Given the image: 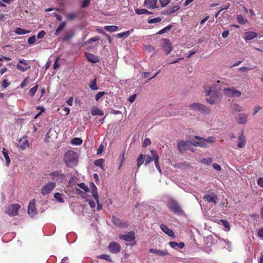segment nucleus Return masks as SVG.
<instances>
[{
    "instance_id": "1",
    "label": "nucleus",
    "mask_w": 263,
    "mask_h": 263,
    "mask_svg": "<svg viewBox=\"0 0 263 263\" xmlns=\"http://www.w3.org/2000/svg\"><path fill=\"white\" fill-rule=\"evenodd\" d=\"M205 92L206 96V101L210 104H218L220 101V93L219 90L215 86L205 88Z\"/></svg>"
},
{
    "instance_id": "2",
    "label": "nucleus",
    "mask_w": 263,
    "mask_h": 263,
    "mask_svg": "<svg viewBox=\"0 0 263 263\" xmlns=\"http://www.w3.org/2000/svg\"><path fill=\"white\" fill-rule=\"evenodd\" d=\"M63 159L67 167H72L77 165L79 158L77 154L75 152L69 150L64 154Z\"/></svg>"
},
{
    "instance_id": "3",
    "label": "nucleus",
    "mask_w": 263,
    "mask_h": 263,
    "mask_svg": "<svg viewBox=\"0 0 263 263\" xmlns=\"http://www.w3.org/2000/svg\"><path fill=\"white\" fill-rule=\"evenodd\" d=\"M189 107L191 110L194 111H200L205 114H210L211 112V109L199 103L191 104L189 105Z\"/></svg>"
},
{
    "instance_id": "4",
    "label": "nucleus",
    "mask_w": 263,
    "mask_h": 263,
    "mask_svg": "<svg viewBox=\"0 0 263 263\" xmlns=\"http://www.w3.org/2000/svg\"><path fill=\"white\" fill-rule=\"evenodd\" d=\"M167 205L174 213L180 214L182 213V210L178 203L175 200L171 199L167 203Z\"/></svg>"
},
{
    "instance_id": "5",
    "label": "nucleus",
    "mask_w": 263,
    "mask_h": 263,
    "mask_svg": "<svg viewBox=\"0 0 263 263\" xmlns=\"http://www.w3.org/2000/svg\"><path fill=\"white\" fill-rule=\"evenodd\" d=\"M222 92L225 96L230 98L239 97L241 94L240 91L235 89L234 87L224 88Z\"/></svg>"
},
{
    "instance_id": "6",
    "label": "nucleus",
    "mask_w": 263,
    "mask_h": 263,
    "mask_svg": "<svg viewBox=\"0 0 263 263\" xmlns=\"http://www.w3.org/2000/svg\"><path fill=\"white\" fill-rule=\"evenodd\" d=\"M56 186L55 182H50L45 184L41 190V194L43 195H46L49 194Z\"/></svg>"
},
{
    "instance_id": "7",
    "label": "nucleus",
    "mask_w": 263,
    "mask_h": 263,
    "mask_svg": "<svg viewBox=\"0 0 263 263\" xmlns=\"http://www.w3.org/2000/svg\"><path fill=\"white\" fill-rule=\"evenodd\" d=\"M178 149L179 152L181 153L184 151L189 150L190 144H191V141H183L179 140L177 142Z\"/></svg>"
},
{
    "instance_id": "8",
    "label": "nucleus",
    "mask_w": 263,
    "mask_h": 263,
    "mask_svg": "<svg viewBox=\"0 0 263 263\" xmlns=\"http://www.w3.org/2000/svg\"><path fill=\"white\" fill-rule=\"evenodd\" d=\"M195 138L197 140L194 139L191 140V144L195 146H200L204 148L208 147L204 138L199 136H195Z\"/></svg>"
},
{
    "instance_id": "9",
    "label": "nucleus",
    "mask_w": 263,
    "mask_h": 263,
    "mask_svg": "<svg viewBox=\"0 0 263 263\" xmlns=\"http://www.w3.org/2000/svg\"><path fill=\"white\" fill-rule=\"evenodd\" d=\"M51 179L58 182H62L65 176L61 171H54L50 174Z\"/></svg>"
},
{
    "instance_id": "10",
    "label": "nucleus",
    "mask_w": 263,
    "mask_h": 263,
    "mask_svg": "<svg viewBox=\"0 0 263 263\" xmlns=\"http://www.w3.org/2000/svg\"><path fill=\"white\" fill-rule=\"evenodd\" d=\"M204 199L210 203L216 204L217 203L218 198L217 195L213 192L208 191L204 196Z\"/></svg>"
},
{
    "instance_id": "11",
    "label": "nucleus",
    "mask_w": 263,
    "mask_h": 263,
    "mask_svg": "<svg viewBox=\"0 0 263 263\" xmlns=\"http://www.w3.org/2000/svg\"><path fill=\"white\" fill-rule=\"evenodd\" d=\"M30 68V64L27 61L24 59H20L17 63V69L22 71H26Z\"/></svg>"
},
{
    "instance_id": "12",
    "label": "nucleus",
    "mask_w": 263,
    "mask_h": 263,
    "mask_svg": "<svg viewBox=\"0 0 263 263\" xmlns=\"http://www.w3.org/2000/svg\"><path fill=\"white\" fill-rule=\"evenodd\" d=\"M28 213L31 217H34L37 214L34 200L30 201L28 206Z\"/></svg>"
},
{
    "instance_id": "13",
    "label": "nucleus",
    "mask_w": 263,
    "mask_h": 263,
    "mask_svg": "<svg viewBox=\"0 0 263 263\" xmlns=\"http://www.w3.org/2000/svg\"><path fill=\"white\" fill-rule=\"evenodd\" d=\"M108 248L109 252L114 254H117L121 250L120 245L116 242H111L109 243Z\"/></svg>"
},
{
    "instance_id": "14",
    "label": "nucleus",
    "mask_w": 263,
    "mask_h": 263,
    "mask_svg": "<svg viewBox=\"0 0 263 263\" xmlns=\"http://www.w3.org/2000/svg\"><path fill=\"white\" fill-rule=\"evenodd\" d=\"M162 48L166 53L169 54L172 50V46L169 40L164 39L163 40Z\"/></svg>"
},
{
    "instance_id": "15",
    "label": "nucleus",
    "mask_w": 263,
    "mask_h": 263,
    "mask_svg": "<svg viewBox=\"0 0 263 263\" xmlns=\"http://www.w3.org/2000/svg\"><path fill=\"white\" fill-rule=\"evenodd\" d=\"M248 115L247 114H239L237 118L236 121L239 124H246L248 122Z\"/></svg>"
},
{
    "instance_id": "16",
    "label": "nucleus",
    "mask_w": 263,
    "mask_h": 263,
    "mask_svg": "<svg viewBox=\"0 0 263 263\" xmlns=\"http://www.w3.org/2000/svg\"><path fill=\"white\" fill-rule=\"evenodd\" d=\"M238 148H242L246 144V138L243 132H240L238 134Z\"/></svg>"
},
{
    "instance_id": "17",
    "label": "nucleus",
    "mask_w": 263,
    "mask_h": 263,
    "mask_svg": "<svg viewBox=\"0 0 263 263\" xmlns=\"http://www.w3.org/2000/svg\"><path fill=\"white\" fill-rule=\"evenodd\" d=\"M5 213L10 216H14L16 215V204H13L8 206L5 211Z\"/></svg>"
},
{
    "instance_id": "18",
    "label": "nucleus",
    "mask_w": 263,
    "mask_h": 263,
    "mask_svg": "<svg viewBox=\"0 0 263 263\" xmlns=\"http://www.w3.org/2000/svg\"><path fill=\"white\" fill-rule=\"evenodd\" d=\"M151 153L152 154H153L154 156V158L153 159H154V163H155L156 167L157 168V169L158 170L160 174H161L162 173L161 170L160 166L159 164V157L157 153V152L156 150L153 149L151 151Z\"/></svg>"
},
{
    "instance_id": "19",
    "label": "nucleus",
    "mask_w": 263,
    "mask_h": 263,
    "mask_svg": "<svg viewBox=\"0 0 263 263\" xmlns=\"http://www.w3.org/2000/svg\"><path fill=\"white\" fill-rule=\"evenodd\" d=\"M160 228L161 230L168 236L172 238L175 237L176 236L175 235L174 232L173 231V230L170 229L166 225L164 224H161L160 225Z\"/></svg>"
},
{
    "instance_id": "20",
    "label": "nucleus",
    "mask_w": 263,
    "mask_h": 263,
    "mask_svg": "<svg viewBox=\"0 0 263 263\" xmlns=\"http://www.w3.org/2000/svg\"><path fill=\"white\" fill-rule=\"evenodd\" d=\"M158 0H145L144 5L149 9H154L158 8L157 6Z\"/></svg>"
},
{
    "instance_id": "21",
    "label": "nucleus",
    "mask_w": 263,
    "mask_h": 263,
    "mask_svg": "<svg viewBox=\"0 0 263 263\" xmlns=\"http://www.w3.org/2000/svg\"><path fill=\"white\" fill-rule=\"evenodd\" d=\"M29 146V142L27 139H20L17 142V147H19L22 151L25 149Z\"/></svg>"
},
{
    "instance_id": "22",
    "label": "nucleus",
    "mask_w": 263,
    "mask_h": 263,
    "mask_svg": "<svg viewBox=\"0 0 263 263\" xmlns=\"http://www.w3.org/2000/svg\"><path fill=\"white\" fill-rule=\"evenodd\" d=\"M120 238L126 241H131L135 239V234L133 232H129L124 235H121L119 236Z\"/></svg>"
},
{
    "instance_id": "23",
    "label": "nucleus",
    "mask_w": 263,
    "mask_h": 263,
    "mask_svg": "<svg viewBox=\"0 0 263 263\" xmlns=\"http://www.w3.org/2000/svg\"><path fill=\"white\" fill-rule=\"evenodd\" d=\"M85 55L87 60L92 63H96L99 62V59L98 57L93 54L88 52H85Z\"/></svg>"
},
{
    "instance_id": "24",
    "label": "nucleus",
    "mask_w": 263,
    "mask_h": 263,
    "mask_svg": "<svg viewBox=\"0 0 263 263\" xmlns=\"http://www.w3.org/2000/svg\"><path fill=\"white\" fill-rule=\"evenodd\" d=\"M90 188L91 189L92 196L93 197L96 201H98L99 195L98 194L97 186L93 182H90Z\"/></svg>"
},
{
    "instance_id": "25",
    "label": "nucleus",
    "mask_w": 263,
    "mask_h": 263,
    "mask_svg": "<svg viewBox=\"0 0 263 263\" xmlns=\"http://www.w3.org/2000/svg\"><path fill=\"white\" fill-rule=\"evenodd\" d=\"M149 252L151 253L155 254L159 256H164L168 254L166 250H159L155 249H150Z\"/></svg>"
},
{
    "instance_id": "26",
    "label": "nucleus",
    "mask_w": 263,
    "mask_h": 263,
    "mask_svg": "<svg viewBox=\"0 0 263 263\" xmlns=\"http://www.w3.org/2000/svg\"><path fill=\"white\" fill-rule=\"evenodd\" d=\"M257 36V33L253 31H248L245 33L243 37L246 41H249Z\"/></svg>"
},
{
    "instance_id": "27",
    "label": "nucleus",
    "mask_w": 263,
    "mask_h": 263,
    "mask_svg": "<svg viewBox=\"0 0 263 263\" xmlns=\"http://www.w3.org/2000/svg\"><path fill=\"white\" fill-rule=\"evenodd\" d=\"M180 9V7L179 5H176L173 7H169V8L167 10H166L164 14L165 15H170L175 12H176L177 11L179 10Z\"/></svg>"
},
{
    "instance_id": "28",
    "label": "nucleus",
    "mask_w": 263,
    "mask_h": 263,
    "mask_svg": "<svg viewBox=\"0 0 263 263\" xmlns=\"http://www.w3.org/2000/svg\"><path fill=\"white\" fill-rule=\"evenodd\" d=\"M169 245L172 248L174 249H177V248L182 249L184 247V243L182 242H176L171 241L169 242Z\"/></svg>"
},
{
    "instance_id": "29",
    "label": "nucleus",
    "mask_w": 263,
    "mask_h": 263,
    "mask_svg": "<svg viewBox=\"0 0 263 263\" xmlns=\"http://www.w3.org/2000/svg\"><path fill=\"white\" fill-rule=\"evenodd\" d=\"M2 153L6 160V165L8 166L9 165L11 162L10 159L8 155V151L6 148H4Z\"/></svg>"
},
{
    "instance_id": "30",
    "label": "nucleus",
    "mask_w": 263,
    "mask_h": 263,
    "mask_svg": "<svg viewBox=\"0 0 263 263\" xmlns=\"http://www.w3.org/2000/svg\"><path fill=\"white\" fill-rule=\"evenodd\" d=\"M220 222V223L224 227L225 231L228 232L230 230V224L227 220L221 219Z\"/></svg>"
},
{
    "instance_id": "31",
    "label": "nucleus",
    "mask_w": 263,
    "mask_h": 263,
    "mask_svg": "<svg viewBox=\"0 0 263 263\" xmlns=\"http://www.w3.org/2000/svg\"><path fill=\"white\" fill-rule=\"evenodd\" d=\"M64 195L60 193H55L54 195V198L60 203L64 202Z\"/></svg>"
},
{
    "instance_id": "32",
    "label": "nucleus",
    "mask_w": 263,
    "mask_h": 263,
    "mask_svg": "<svg viewBox=\"0 0 263 263\" xmlns=\"http://www.w3.org/2000/svg\"><path fill=\"white\" fill-rule=\"evenodd\" d=\"M145 155L143 154H140L137 159V166L138 168H139L140 166L143 163L144 161Z\"/></svg>"
},
{
    "instance_id": "33",
    "label": "nucleus",
    "mask_w": 263,
    "mask_h": 263,
    "mask_svg": "<svg viewBox=\"0 0 263 263\" xmlns=\"http://www.w3.org/2000/svg\"><path fill=\"white\" fill-rule=\"evenodd\" d=\"M74 35V33L72 31H69L66 32L62 37V40L64 41H69Z\"/></svg>"
},
{
    "instance_id": "34",
    "label": "nucleus",
    "mask_w": 263,
    "mask_h": 263,
    "mask_svg": "<svg viewBox=\"0 0 263 263\" xmlns=\"http://www.w3.org/2000/svg\"><path fill=\"white\" fill-rule=\"evenodd\" d=\"M112 222L113 223L119 227H126V225L125 223H123L121 222V221L118 219L117 217L113 216L112 217Z\"/></svg>"
},
{
    "instance_id": "35",
    "label": "nucleus",
    "mask_w": 263,
    "mask_h": 263,
    "mask_svg": "<svg viewBox=\"0 0 263 263\" xmlns=\"http://www.w3.org/2000/svg\"><path fill=\"white\" fill-rule=\"evenodd\" d=\"M133 31V30H128V31H125L124 32H121L120 33H118V34H117V36L119 38H123V37L125 38V37H127V36H128L130 34V33Z\"/></svg>"
},
{
    "instance_id": "36",
    "label": "nucleus",
    "mask_w": 263,
    "mask_h": 263,
    "mask_svg": "<svg viewBox=\"0 0 263 263\" xmlns=\"http://www.w3.org/2000/svg\"><path fill=\"white\" fill-rule=\"evenodd\" d=\"M152 156H150L149 155H145V158H144V160H145V162H144V164L145 165H147L150 162H151L152 161H154V159H153L154 158V156L153 155V154H152Z\"/></svg>"
},
{
    "instance_id": "37",
    "label": "nucleus",
    "mask_w": 263,
    "mask_h": 263,
    "mask_svg": "<svg viewBox=\"0 0 263 263\" xmlns=\"http://www.w3.org/2000/svg\"><path fill=\"white\" fill-rule=\"evenodd\" d=\"M236 20L238 23L242 25L245 24L248 22L247 20L241 14L237 15L236 17Z\"/></svg>"
},
{
    "instance_id": "38",
    "label": "nucleus",
    "mask_w": 263,
    "mask_h": 263,
    "mask_svg": "<svg viewBox=\"0 0 263 263\" xmlns=\"http://www.w3.org/2000/svg\"><path fill=\"white\" fill-rule=\"evenodd\" d=\"M91 113L92 115L94 116L99 115L100 116H102L104 115L103 112L97 108L92 109L91 110Z\"/></svg>"
},
{
    "instance_id": "39",
    "label": "nucleus",
    "mask_w": 263,
    "mask_h": 263,
    "mask_svg": "<svg viewBox=\"0 0 263 263\" xmlns=\"http://www.w3.org/2000/svg\"><path fill=\"white\" fill-rule=\"evenodd\" d=\"M83 140L80 138H74L71 141V143L73 145H80L82 143Z\"/></svg>"
},
{
    "instance_id": "40",
    "label": "nucleus",
    "mask_w": 263,
    "mask_h": 263,
    "mask_svg": "<svg viewBox=\"0 0 263 263\" xmlns=\"http://www.w3.org/2000/svg\"><path fill=\"white\" fill-rule=\"evenodd\" d=\"M136 13L137 14L141 15V14H151V13L147 10L146 9H137L135 10Z\"/></svg>"
},
{
    "instance_id": "41",
    "label": "nucleus",
    "mask_w": 263,
    "mask_h": 263,
    "mask_svg": "<svg viewBox=\"0 0 263 263\" xmlns=\"http://www.w3.org/2000/svg\"><path fill=\"white\" fill-rule=\"evenodd\" d=\"M97 257L99 259H104V260H106L109 262H112V260H111L110 257L109 256V255H107V254H101V255L97 256Z\"/></svg>"
},
{
    "instance_id": "42",
    "label": "nucleus",
    "mask_w": 263,
    "mask_h": 263,
    "mask_svg": "<svg viewBox=\"0 0 263 263\" xmlns=\"http://www.w3.org/2000/svg\"><path fill=\"white\" fill-rule=\"evenodd\" d=\"M172 28V25H169L167 26L160 30L158 33V34H162L165 32L169 31Z\"/></svg>"
},
{
    "instance_id": "43",
    "label": "nucleus",
    "mask_w": 263,
    "mask_h": 263,
    "mask_svg": "<svg viewBox=\"0 0 263 263\" xmlns=\"http://www.w3.org/2000/svg\"><path fill=\"white\" fill-rule=\"evenodd\" d=\"M118 27L116 26H105L104 29L110 32H115L118 30Z\"/></svg>"
},
{
    "instance_id": "44",
    "label": "nucleus",
    "mask_w": 263,
    "mask_h": 263,
    "mask_svg": "<svg viewBox=\"0 0 263 263\" xmlns=\"http://www.w3.org/2000/svg\"><path fill=\"white\" fill-rule=\"evenodd\" d=\"M104 160L103 159H99L94 162V164L96 166H99L101 168H103Z\"/></svg>"
},
{
    "instance_id": "45",
    "label": "nucleus",
    "mask_w": 263,
    "mask_h": 263,
    "mask_svg": "<svg viewBox=\"0 0 263 263\" xmlns=\"http://www.w3.org/2000/svg\"><path fill=\"white\" fill-rule=\"evenodd\" d=\"M90 88L92 90H96L98 89V87L96 85V79L92 81L89 85Z\"/></svg>"
},
{
    "instance_id": "46",
    "label": "nucleus",
    "mask_w": 263,
    "mask_h": 263,
    "mask_svg": "<svg viewBox=\"0 0 263 263\" xmlns=\"http://www.w3.org/2000/svg\"><path fill=\"white\" fill-rule=\"evenodd\" d=\"M162 20L161 18L160 17H157L154 18L149 19L148 21V23L149 24H154V23H158L161 22Z\"/></svg>"
},
{
    "instance_id": "47",
    "label": "nucleus",
    "mask_w": 263,
    "mask_h": 263,
    "mask_svg": "<svg viewBox=\"0 0 263 263\" xmlns=\"http://www.w3.org/2000/svg\"><path fill=\"white\" fill-rule=\"evenodd\" d=\"M29 81V77H26L24 80V81L22 82V83L21 84L20 87L21 88H23L24 87H26L28 84Z\"/></svg>"
},
{
    "instance_id": "48",
    "label": "nucleus",
    "mask_w": 263,
    "mask_h": 263,
    "mask_svg": "<svg viewBox=\"0 0 263 263\" xmlns=\"http://www.w3.org/2000/svg\"><path fill=\"white\" fill-rule=\"evenodd\" d=\"M38 88V85H36L30 89L29 94L31 97L34 96Z\"/></svg>"
},
{
    "instance_id": "49",
    "label": "nucleus",
    "mask_w": 263,
    "mask_h": 263,
    "mask_svg": "<svg viewBox=\"0 0 263 263\" xmlns=\"http://www.w3.org/2000/svg\"><path fill=\"white\" fill-rule=\"evenodd\" d=\"M30 33V31L17 28V35H23Z\"/></svg>"
},
{
    "instance_id": "50",
    "label": "nucleus",
    "mask_w": 263,
    "mask_h": 263,
    "mask_svg": "<svg viewBox=\"0 0 263 263\" xmlns=\"http://www.w3.org/2000/svg\"><path fill=\"white\" fill-rule=\"evenodd\" d=\"M224 242V248H226L227 250H228L229 251L231 250V243L228 240H223Z\"/></svg>"
},
{
    "instance_id": "51",
    "label": "nucleus",
    "mask_w": 263,
    "mask_h": 263,
    "mask_svg": "<svg viewBox=\"0 0 263 263\" xmlns=\"http://www.w3.org/2000/svg\"><path fill=\"white\" fill-rule=\"evenodd\" d=\"M79 186L83 189L85 192H87L89 191L88 187L84 183H81L78 184Z\"/></svg>"
},
{
    "instance_id": "52",
    "label": "nucleus",
    "mask_w": 263,
    "mask_h": 263,
    "mask_svg": "<svg viewBox=\"0 0 263 263\" xmlns=\"http://www.w3.org/2000/svg\"><path fill=\"white\" fill-rule=\"evenodd\" d=\"M159 2L161 7H164L171 2V0H159Z\"/></svg>"
},
{
    "instance_id": "53",
    "label": "nucleus",
    "mask_w": 263,
    "mask_h": 263,
    "mask_svg": "<svg viewBox=\"0 0 263 263\" xmlns=\"http://www.w3.org/2000/svg\"><path fill=\"white\" fill-rule=\"evenodd\" d=\"M212 161V159L211 158H203L201 160V163L204 164H210Z\"/></svg>"
},
{
    "instance_id": "54",
    "label": "nucleus",
    "mask_w": 263,
    "mask_h": 263,
    "mask_svg": "<svg viewBox=\"0 0 263 263\" xmlns=\"http://www.w3.org/2000/svg\"><path fill=\"white\" fill-rule=\"evenodd\" d=\"M233 110L236 112H240L242 111V107L238 104H235L233 106Z\"/></svg>"
},
{
    "instance_id": "55",
    "label": "nucleus",
    "mask_w": 263,
    "mask_h": 263,
    "mask_svg": "<svg viewBox=\"0 0 263 263\" xmlns=\"http://www.w3.org/2000/svg\"><path fill=\"white\" fill-rule=\"evenodd\" d=\"M36 40V37L35 35H32L30 37L28 40V43L29 44L32 45L34 44Z\"/></svg>"
},
{
    "instance_id": "56",
    "label": "nucleus",
    "mask_w": 263,
    "mask_h": 263,
    "mask_svg": "<svg viewBox=\"0 0 263 263\" xmlns=\"http://www.w3.org/2000/svg\"><path fill=\"white\" fill-rule=\"evenodd\" d=\"M105 92L104 91H100L97 93L95 96V99L96 101H98L100 98L102 97L105 95Z\"/></svg>"
},
{
    "instance_id": "57",
    "label": "nucleus",
    "mask_w": 263,
    "mask_h": 263,
    "mask_svg": "<svg viewBox=\"0 0 263 263\" xmlns=\"http://www.w3.org/2000/svg\"><path fill=\"white\" fill-rule=\"evenodd\" d=\"M1 85L3 88H6L10 85V83L8 80L5 79L2 82Z\"/></svg>"
},
{
    "instance_id": "58",
    "label": "nucleus",
    "mask_w": 263,
    "mask_h": 263,
    "mask_svg": "<svg viewBox=\"0 0 263 263\" xmlns=\"http://www.w3.org/2000/svg\"><path fill=\"white\" fill-rule=\"evenodd\" d=\"M206 143H214L215 141V138L213 137H209L206 139H205Z\"/></svg>"
},
{
    "instance_id": "59",
    "label": "nucleus",
    "mask_w": 263,
    "mask_h": 263,
    "mask_svg": "<svg viewBox=\"0 0 263 263\" xmlns=\"http://www.w3.org/2000/svg\"><path fill=\"white\" fill-rule=\"evenodd\" d=\"M90 3V0H83L82 3L81 7L82 8H85L88 6Z\"/></svg>"
},
{
    "instance_id": "60",
    "label": "nucleus",
    "mask_w": 263,
    "mask_h": 263,
    "mask_svg": "<svg viewBox=\"0 0 263 263\" xmlns=\"http://www.w3.org/2000/svg\"><path fill=\"white\" fill-rule=\"evenodd\" d=\"M45 32L44 30H42L38 33L37 35V37L38 39H42L45 35Z\"/></svg>"
},
{
    "instance_id": "61",
    "label": "nucleus",
    "mask_w": 263,
    "mask_h": 263,
    "mask_svg": "<svg viewBox=\"0 0 263 263\" xmlns=\"http://www.w3.org/2000/svg\"><path fill=\"white\" fill-rule=\"evenodd\" d=\"M100 40V38L98 36H95L93 37L90 38L88 41H87L86 43H89L91 42H97Z\"/></svg>"
},
{
    "instance_id": "62",
    "label": "nucleus",
    "mask_w": 263,
    "mask_h": 263,
    "mask_svg": "<svg viewBox=\"0 0 263 263\" xmlns=\"http://www.w3.org/2000/svg\"><path fill=\"white\" fill-rule=\"evenodd\" d=\"M76 15L74 13H69L66 15V17L69 20H72L74 18Z\"/></svg>"
},
{
    "instance_id": "63",
    "label": "nucleus",
    "mask_w": 263,
    "mask_h": 263,
    "mask_svg": "<svg viewBox=\"0 0 263 263\" xmlns=\"http://www.w3.org/2000/svg\"><path fill=\"white\" fill-rule=\"evenodd\" d=\"M212 166L216 171H220L221 169L220 166L216 163H214L212 164Z\"/></svg>"
},
{
    "instance_id": "64",
    "label": "nucleus",
    "mask_w": 263,
    "mask_h": 263,
    "mask_svg": "<svg viewBox=\"0 0 263 263\" xmlns=\"http://www.w3.org/2000/svg\"><path fill=\"white\" fill-rule=\"evenodd\" d=\"M257 184L259 186L263 187V177L259 178L258 179Z\"/></svg>"
}]
</instances>
